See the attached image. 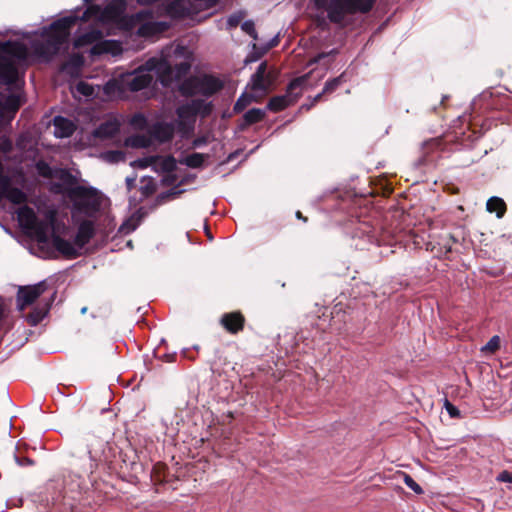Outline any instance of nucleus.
<instances>
[{
	"label": "nucleus",
	"mask_w": 512,
	"mask_h": 512,
	"mask_svg": "<svg viewBox=\"0 0 512 512\" xmlns=\"http://www.w3.org/2000/svg\"><path fill=\"white\" fill-rule=\"evenodd\" d=\"M14 458L19 466H30V465H33V463H34L33 460L28 457H19V456L15 455Z\"/></svg>",
	"instance_id": "nucleus-42"
},
{
	"label": "nucleus",
	"mask_w": 512,
	"mask_h": 512,
	"mask_svg": "<svg viewBox=\"0 0 512 512\" xmlns=\"http://www.w3.org/2000/svg\"><path fill=\"white\" fill-rule=\"evenodd\" d=\"M35 168L37 173L44 178H52L54 176L53 168L45 161H38Z\"/></svg>",
	"instance_id": "nucleus-31"
},
{
	"label": "nucleus",
	"mask_w": 512,
	"mask_h": 512,
	"mask_svg": "<svg viewBox=\"0 0 512 512\" xmlns=\"http://www.w3.org/2000/svg\"><path fill=\"white\" fill-rule=\"evenodd\" d=\"M221 323L230 333H237L243 329L244 318L237 312L228 313L223 315Z\"/></svg>",
	"instance_id": "nucleus-25"
},
{
	"label": "nucleus",
	"mask_w": 512,
	"mask_h": 512,
	"mask_svg": "<svg viewBox=\"0 0 512 512\" xmlns=\"http://www.w3.org/2000/svg\"><path fill=\"white\" fill-rule=\"evenodd\" d=\"M162 167L166 171H172L175 167V160L173 157H166L162 161Z\"/></svg>",
	"instance_id": "nucleus-41"
},
{
	"label": "nucleus",
	"mask_w": 512,
	"mask_h": 512,
	"mask_svg": "<svg viewBox=\"0 0 512 512\" xmlns=\"http://www.w3.org/2000/svg\"><path fill=\"white\" fill-rule=\"evenodd\" d=\"M160 159L158 156H148L144 158H140L135 160L132 165L136 168L145 169L151 165L156 164V162Z\"/></svg>",
	"instance_id": "nucleus-33"
},
{
	"label": "nucleus",
	"mask_w": 512,
	"mask_h": 512,
	"mask_svg": "<svg viewBox=\"0 0 512 512\" xmlns=\"http://www.w3.org/2000/svg\"><path fill=\"white\" fill-rule=\"evenodd\" d=\"M49 307L46 306L42 310H36L30 315H28V321L31 325H37L46 315Z\"/></svg>",
	"instance_id": "nucleus-36"
},
{
	"label": "nucleus",
	"mask_w": 512,
	"mask_h": 512,
	"mask_svg": "<svg viewBox=\"0 0 512 512\" xmlns=\"http://www.w3.org/2000/svg\"><path fill=\"white\" fill-rule=\"evenodd\" d=\"M404 482L415 493L421 494L423 492L421 486L418 483H416L411 476L405 475Z\"/></svg>",
	"instance_id": "nucleus-40"
},
{
	"label": "nucleus",
	"mask_w": 512,
	"mask_h": 512,
	"mask_svg": "<svg viewBox=\"0 0 512 512\" xmlns=\"http://www.w3.org/2000/svg\"><path fill=\"white\" fill-rule=\"evenodd\" d=\"M100 11V7L95 5V6H91L89 7L83 14V17H82V20H86L89 16V14H91L92 12H98Z\"/></svg>",
	"instance_id": "nucleus-45"
},
{
	"label": "nucleus",
	"mask_w": 512,
	"mask_h": 512,
	"mask_svg": "<svg viewBox=\"0 0 512 512\" xmlns=\"http://www.w3.org/2000/svg\"><path fill=\"white\" fill-rule=\"evenodd\" d=\"M260 57V55H257L255 53H251L247 56V58L245 59V63H251V62H254L256 60H258V58Z\"/></svg>",
	"instance_id": "nucleus-46"
},
{
	"label": "nucleus",
	"mask_w": 512,
	"mask_h": 512,
	"mask_svg": "<svg viewBox=\"0 0 512 512\" xmlns=\"http://www.w3.org/2000/svg\"><path fill=\"white\" fill-rule=\"evenodd\" d=\"M498 480L501 481V482L512 483V473L507 472V471H503V472H501L499 474Z\"/></svg>",
	"instance_id": "nucleus-44"
},
{
	"label": "nucleus",
	"mask_w": 512,
	"mask_h": 512,
	"mask_svg": "<svg viewBox=\"0 0 512 512\" xmlns=\"http://www.w3.org/2000/svg\"><path fill=\"white\" fill-rule=\"evenodd\" d=\"M170 24L165 21H157L151 10H141L130 15L123 21V30L135 33L140 38L150 39L156 37L166 30Z\"/></svg>",
	"instance_id": "nucleus-4"
},
{
	"label": "nucleus",
	"mask_w": 512,
	"mask_h": 512,
	"mask_svg": "<svg viewBox=\"0 0 512 512\" xmlns=\"http://www.w3.org/2000/svg\"><path fill=\"white\" fill-rule=\"evenodd\" d=\"M75 222L78 223L75 243L78 248H83L95 234L94 221L91 219L81 220V217H79V221Z\"/></svg>",
	"instance_id": "nucleus-17"
},
{
	"label": "nucleus",
	"mask_w": 512,
	"mask_h": 512,
	"mask_svg": "<svg viewBox=\"0 0 512 512\" xmlns=\"http://www.w3.org/2000/svg\"><path fill=\"white\" fill-rule=\"evenodd\" d=\"M69 195L73 200L72 218L74 221H79L81 216L95 217L102 205V197L94 188L76 186L71 189Z\"/></svg>",
	"instance_id": "nucleus-5"
},
{
	"label": "nucleus",
	"mask_w": 512,
	"mask_h": 512,
	"mask_svg": "<svg viewBox=\"0 0 512 512\" xmlns=\"http://www.w3.org/2000/svg\"><path fill=\"white\" fill-rule=\"evenodd\" d=\"M327 54L321 53L317 57L314 58L313 62L318 63L322 58H324Z\"/></svg>",
	"instance_id": "nucleus-47"
},
{
	"label": "nucleus",
	"mask_w": 512,
	"mask_h": 512,
	"mask_svg": "<svg viewBox=\"0 0 512 512\" xmlns=\"http://www.w3.org/2000/svg\"><path fill=\"white\" fill-rule=\"evenodd\" d=\"M243 18H244V14L242 12H238V13H234V14L230 15L227 18V22H226L227 28L231 29V28L237 27Z\"/></svg>",
	"instance_id": "nucleus-37"
},
{
	"label": "nucleus",
	"mask_w": 512,
	"mask_h": 512,
	"mask_svg": "<svg viewBox=\"0 0 512 512\" xmlns=\"http://www.w3.org/2000/svg\"><path fill=\"white\" fill-rule=\"evenodd\" d=\"M100 87H94L93 85L85 82L79 81L75 86L71 88V92L73 96L79 100L84 97L85 99L93 98L98 95Z\"/></svg>",
	"instance_id": "nucleus-23"
},
{
	"label": "nucleus",
	"mask_w": 512,
	"mask_h": 512,
	"mask_svg": "<svg viewBox=\"0 0 512 512\" xmlns=\"http://www.w3.org/2000/svg\"><path fill=\"white\" fill-rule=\"evenodd\" d=\"M374 2L375 0H315V5L326 10L331 22L341 23L347 15L370 11Z\"/></svg>",
	"instance_id": "nucleus-6"
},
{
	"label": "nucleus",
	"mask_w": 512,
	"mask_h": 512,
	"mask_svg": "<svg viewBox=\"0 0 512 512\" xmlns=\"http://www.w3.org/2000/svg\"><path fill=\"white\" fill-rule=\"evenodd\" d=\"M53 126H54V135L57 138H66L70 137L74 130L75 125L74 123L62 116H57L53 120Z\"/></svg>",
	"instance_id": "nucleus-22"
},
{
	"label": "nucleus",
	"mask_w": 512,
	"mask_h": 512,
	"mask_svg": "<svg viewBox=\"0 0 512 512\" xmlns=\"http://www.w3.org/2000/svg\"><path fill=\"white\" fill-rule=\"evenodd\" d=\"M223 82L211 75L193 76L182 82L180 92L184 96L202 95L210 97L220 91Z\"/></svg>",
	"instance_id": "nucleus-9"
},
{
	"label": "nucleus",
	"mask_w": 512,
	"mask_h": 512,
	"mask_svg": "<svg viewBox=\"0 0 512 512\" xmlns=\"http://www.w3.org/2000/svg\"><path fill=\"white\" fill-rule=\"evenodd\" d=\"M28 49L18 41L0 42V81L13 84L18 78L17 61L25 60Z\"/></svg>",
	"instance_id": "nucleus-3"
},
{
	"label": "nucleus",
	"mask_w": 512,
	"mask_h": 512,
	"mask_svg": "<svg viewBox=\"0 0 512 512\" xmlns=\"http://www.w3.org/2000/svg\"><path fill=\"white\" fill-rule=\"evenodd\" d=\"M127 92L126 85L122 82V74L118 78H113L103 86V93L107 99H121Z\"/></svg>",
	"instance_id": "nucleus-18"
},
{
	"label": "nucleus",
	"mask_w": 512,
	"mask_h": 512,
	"mask_svg": "<svg viewBox=\"0 0 512 512\" xmlns=\"http://www.w3.org/2000/svg\"><path fill=\"white\" fill-rule=\"evenodd\" d=\"M344 74H341L340 76L336 77V78H333L332 80L330 81H327L325 86H324V89L322 91V93L318 94L315 99H314V102L318 101L322 94H326V93H331L333 92L337 87H339L343 82H344Z\"/></svg>",
	"instance_id": "nucleus-27"
},
{
	"label": "nucleus",
	"mask_w": 512,
	"mask_h": 512,
	"mask_svg": "<svg viewBox=\"0 0 512 512\" xmlns=\"http://www.w3.org/2000/svg\"><path fill=\"white\" fill-rule=\"evenodd\" d=\"M250 101H251L250 96H247L244 94L241 95L234 105L235 112L242 111L250 103Z\"/></svg>",
	"instance_id": "nucleus-39"
},
{
	"label": "nucleus",
	"mask_w": 512,
	"mask_h": 512,
	"mask_svg": "<svg viewBox=\"0 0 512 512\" xmlns=\"http://www.w3.org/2000/svg\"><path fill=\"white\" fill-rule=\"evenodd\" d=\"M107 443L95 436L88 435L76 448V454L79 457L87 455L89 458L88 470L92 473L98 467V464L104 460V453Z\"/></svg>",
	"instance_id": "nucleus-10"
},
{
	"label": "nucleus",
	"mask_w": 512,
	"mask_h": 512,
	"mask_svg": "<svg viewBox=\"0 0 512 512\" xmlns=\"http://www.w3.org/2000/svg\"><path fill=\"white\" fill-rule=\"evenodd\" d=\"M499 348L500 337L495 335L481 348V351L485 353H495Z\"/></svg>",
	"instance_id": "nucleus-35"
},
{
	"label": "nucleus",
	"mask_w": 512,
	"mask_h": 512,
	"mask_svg": "<svg viewBox=\"0 0 512 512\" xmlns=\"http://www.w3.org/2000/svg\"><path fill=\"white\" fill-rule=\"evenodd\" d=\"M212 110V106L210 103H206L202 99H193L189 102H186L180 105L176 109V114L178 116V124L185 128L186 125L191 128L195 122V118L197 115H201L202 117H206L210 114Z\"/></svg>",
	"instance_id": "nucleus-11"
},
{
	"label": "nucleus",
	"mask_w": 512,
	"mask_h": 512,
	"mask_svg": "<svg viewBox=\"0 0 512 512\" xmlns=\"http://www.w3.org/2000/svg\"><path fill=\"white\" fill-rule=\"evenodd\" d=\"M52 243L56 250L68 259H74L79 256V251L82 249L78 248L75 242L72 243L69 240L63 239L57 235L52 236Z\"/></svg>",
	"instance_id": "nucleus-19"
},
{
	"label": "nucleus",
	"mask_w": 512,
	"mask_h": 512,
	"mask_svg": "<svg viewBox=\"0 0 512 512\" xmlns=\"http://www.w3.org/2000/svg\"><path fill=\"white\" fill-rule=\"evenodd\" d=\"M157 60L160 62V63H165L168 68H169V71L171 72L170 74V80L167 82V85L166 86H169L170 84H172L174 81H178L180 80L181 78H183L184 76H186L188 74V72L190 71V68H191V65L189 62H181L179 64H177L174 68L171 66V64L169 63V61L163 57V56H160V57H157Z\"/></svg>",
	"instance_id": "nucleus-21"
},
{
	"label": "nucleus",
	"mask_w": 512,
	"mask_h": 512,
	"mask_svg": "<svg viewBox=\"0 0 512 512\" xmlns=\"http://www.w3.org/2000/svg\"><path fill=\"white\" fill-rule=\"evenodd\" d=\"M445 408L451 417L459 416V410L454 405H452L450 402H448V401L445 402Z\"/></svg>",
	"instance_id": "nucleus-43"
},
{
	"label": "nucleus",
	"mask_w": 512,
	"mask_h": 512,
	"mask_svg": "<svg viewBox=\"0 0 512 512\" xmlns=\"http://www.w3.org/2000/svg\"><path fill=\"white\" fill-rule=\"evenodd\" d=\"M85 3H89L91 2L92 0H83Z\"/></svg>",
	"instance_id": "nucleus-50"
},
{
	"label": "nucleus",
	"mask_w": 512,
	"mask_h": 512,
	"mask_svg": "<svg viewBox=\"0 0 512 512\" xmlns=\"http://www.w3.org/2000/svg\"><path fill=\"white\" fill-rule=\"evenodd\" d=\"M486 209L490 213H496L498 218H502L506 212V204L502 198L493 196L488 199Z\"/></svg>",
	"instance_id": "nucleus-26"
},
{
	"label": "nucleus",
	"mask_w": 512,
	"mask_h": 512,
	"mask_svg": "<svg viewBox=\"0 0 512 512\" xmlns=\"http://www.w3.org/2000/svg\"><path fill=\"white\" fill-rule=\"evenodd\" d=\"M241 29L249 36H251L253 39H257V32L255 30V25L253 21L247 20L243 22L241 25Z\"/></svg>",
	"instance_id": "nucleus-38"
},
{
	"label": "nucleus",
	"mask_w": 512,
	"mask_h": 512,
	"mask_svg": "<svg viewBox=\"0 0 512 512\" xmlns=\"http://www.w3.org/2000/svg\"><path fill=\"white\" fill-rule=\"evenodd\" d=\"M21 228L33 236L39 243H46L52 229V223L39 220L33 208L23 205L16 211Z\"/></svg>",
	"instance_id": "nucleus-7"
},
{
	"label": "nucleus",
	"mask_w": 512,
	"mask_h": 512,
	"mask_svg": "<svg viewBox=\"0 0 512 512\" xmlns=\"http://www.w3.org/2000/svg\"><path fill=\"white\" fill-rule=\"evenodd\" d=\"M92 44V54L111 53L116 55L121 51V46L118 42L114 40H103V33L94 27H90L84 32L78 34L74 39L75 48H81Z\"/></svg>",
	"instance_id": "nucleus-8"
},
{
	"label": "nucleus",
	"mask_w": 512,
	"mask_h": 512,
	"mask_svg": "<svg viewBox=\"0 0 512 512\" xmlns=\"http://www.w3.org/2000/svg\"><path fill=\"white\" fill-rule=\"evenodd\" d=\"M275 77L273 71H267V63L264 61L260 63L256 72L251 76V89L255 92L265 93L273 85Z\"/></svg>",
	"instance_id": "nucleus-15"
},
{
	"label": "nucleus",
	"mask_w": 512,
	"mask_h": 512,
	"mask_svg": "<svg viewBox=\"0 0 512 512\" xmlns=\"http://www.w3.org/2000/svg\"><path fill=\"white\" fill-rule=\"evenodd\" d=\"M218 0H175L167 8L175 18L192 17L200 11L212 8Z\"/></svg>",
	"instance_id": "nucleus-12"
},
{
	"label": "nucleus",
	"mask_w": 512,
	"mask_h": 512,
	"mask_svg": "<svg viewBox=\"0 0 512 512\" xmlns=\"http://www.w3.org/2000/svg\"><path fill=\"white\" fill-rule=\"evenodd\" d=\"M44 282L26 287H20L17 293V307L23 311L27 306L33 304L45 291Z\"/></svg>",
	"instance_id": "nucleus-16"
},
{
	"label": "nucleus",
	"mask_w": 512,
	"mask_h": 512,
	"mask_svg": "<svg viewBox=\"0 0 512 512\" xmlns=\"http://www.w3.org/2000/svg\"><path fill=\"white\" fill-rule=\"evenodd\" d=\"M101 158L108 163H118L124 160V154L121 151H106L101 154Z\"/></svg>",
	"instance_id": "nucleus-32"
},
{
	"label": "nucleus",
	"mask_w": 512,
	"mask_h": 512,
	"mask_svg": "<svg viewBox=\"0 0 512 512\" xmlns=\"http://www.w3.org/2000/svg\"><path fill=\"white\" fill-rule=\"evenodd\" d=\"M296 216H297V218L303 219L304 221H306V218H303L299 211L296 213Z\"/></svg>",
	"instance_id": "nucleus-48"
},
{
	"label": "nucleus",
	"mask_w": 512,
	"mask_h": 512,
	"mask_svg": "<svg viewBox=\"0 0 512 512\" xmlns=\"http://www.w3.org/2000/svg\"><path fill=\"white\" fill-rule=\"evenodd\" d=\"M175 125L170 122H159L153 125L152 134L161 142H166L172 139L174 135Z\"/></svg>",
	"instance_id": "nucleus-24"
},
{
	"label": "nucleus",
	"mask_w": 512,
	"mask_h": 512,
	"mask_svg": "<svg viewBox=\"0 0 512 512\" xmlns=\"http://www.w3.org/2000/svg\"><path fill=\"white\" fill-rule=\"evenodd\" d=\"M21 105L20 97L12 95L5 101V108L12 118Z\"/></svg>",
	"instance_id": "nucleus-30"
},
{
	"label": "nucleus",
	"mask_w": 512,
	"mask_h": 512,
	"mask_svg": "<svg viewBox=\"0 0 512 512\" xmlns=\"http://www.w3.org/2000/svg\"><path fill=\"white\" fill-rule=\"evenodd\" d=\"M151 72L155 73L162 85H167L171 79L168 66L165 63H160L157 57H152L134 71L123 73L122 82L126 85L127 91H140L151 84L153 80Z\"/></svg>",
	"instance_id": "nucleus-2"
},
{
	"label": "nucleus",
	"mask_w": 512,
	"mask_h": 512,
	"mask_svg": "<svg viewBox=\"0 0 512 512\" xmlns=\"http://www.w3.org/2000/svg\"><path fill=\"white\" fill-rule=\"evenodd\" d=\"M204 159L205 156L203 154L192 153L184 157V159L181 160V163L191 168H198L203 164Z\"/></svg>",
	"instance_id": "nucleus-29"
},
{
	"label": "nucleus",
	"mask_w": 512,
	"mask_h": 512,
	"mask_svg": "<svg viewBox=\"0 0 512 512\" xmlns=\"http://www.w3.org/2000/svg\"><path fill=\"white\" fill-rule=\"evenodd\" d=\"M86 310H87L86 307L82 308L81 313L84 314L86 312Z\"/></svg>",
	"instance_id": "nucleus-49"
},
{
	"label": "nucleus",
	"mask_w": 512,
	"mask_h": 512,
	"mask_svg": "<svg viewBox=\"0 0 512 512\" xmlns=\"http://www.w3.org/2000/svg\"><path fill=\"white\" fill-rule=\"evenodd\" d=\"M265 116V112L262 109L252 108L244 114V121L247 125H251L261 121Z\"/></svg>",
	"instance_id": "nucleus-28"
},
{
	"label": "nucleus",
	"mask_w": 512,
	"mask_h": 512,
	"mask_svg": "<svg viewBox=\"0 0 512 512\" xmlns=\"http://www.w3.org/2000/svg\"><path fill=\"white\" fill-rule=\"evenodd\" d=\"M126 5L122 0H113L100 12L99 19L102 22L114 23L123 30V21L130 15H124Z\"/></svg>",
	"instance_id": "nucleus-14"
},
{
	"label": "nucleus",
	"mask_w": 512,
	"mask_h": 512,
	"mask_svg": "<svg viewBox=\"0 0 512 512\" xmlns=\"http://www.w3.org/2000/svg\"><path fill=\"white\" fill-rule=\"evenodd\" d=\"M307 78L308 75H305L291 81L286 94L272 97L267 104V108L271 111L278 112L295 103L302 94V89Z\"/></svg>",
	"instance_id": "nucleus-13"
},
{
	"label": "nucleus",
	"mask_w": 512,
	"mask_h": 512,
	"mask_svg": "<svg viewBox=\"0 0 512 512\" xmlns=\"http://www.w3.org/2000/svg\"><path fill=\"white\" fill-rule=\"evenodd\" d=\"M120 122L116 118H109L102 122L93 132L94 137L108 139L118 133Z\"/></svg>",
	"instance_id": "nucleus-20"
},
{
	"label": "nucleus",
	"mask_w": 512,
	"mask_h": 512,
	"mask_svg": "<svg viewBox=\"0 0 512 512\" xmlns=\"http://www.w3.org/2000/svg\"><path fill=\"white\" fill-rule=\"evenodd\" d=\"M78 17L69 15L54 21L48 28H44L40 41H33L34 52L43 58H49L56 54L67 41L70 29L78 21Z\"/></svg>",
	"instance_id": "nucleus-1"
},
{
	"label": "nucleus",
	"mask_w": 512,
	"mask_h": 512,
	"mask_svg": "<svg viewBox=\"0 0 512 512\" xmlns=\"http://www.w3.org/2000/svg\"><path fill=\"white\" fill-rule=\"evenodd\" d=\"M138 226L137 219L129 218L125 220L119 227L118 232L123 235H127L133 232Z\"/></svg>",
	"instance_id": "nucleus-34"
}]
</instances>
